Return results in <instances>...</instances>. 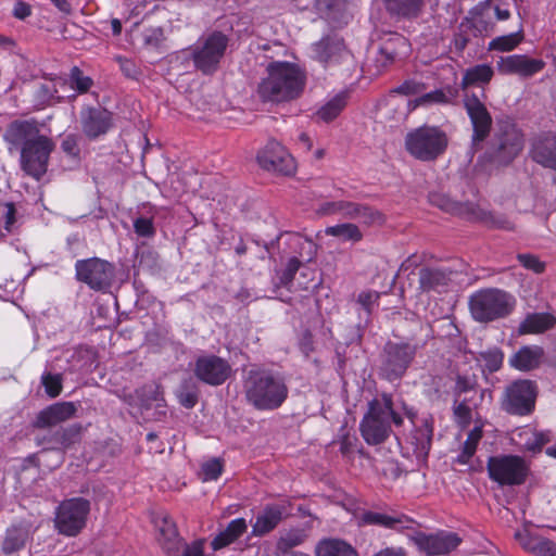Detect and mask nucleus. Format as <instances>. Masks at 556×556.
I'll list each match as a JSON object with an SVG mask.
<instances>
[{"label": "nucleus", "instance_id": "79ce46f5", "mask_svg": "<svg viewBox=\"0 0 556 556\" xmlns=\"http://www.w3.org/2000/svg\"><path fill=\"white\" fill-rule=\"evenodd\" d=\"M178 402L185 408H193L199 401V389L192 379L181 382L176 392Z\"/></svg>", "mask_w": 556, "mask_h": 556}, {"label": "nucleus", "instance_id": "dca6fc26", "mask_svg": "<svg viewBox=\"0 0 556 556\" xmlns=\"http://www.w3.org/2000/svg\"><path fill=\"white\" fill-rule=\"evenodd\" d=\"M231 365L214 354L201 355L195 359L193 372L202 382L217 387L225 383L231 375Z\"/></svg>", "mask_w": 556, "mask_h": 556}, {"label": "nucleus", "instance_id": "58836bf2", "mask_svg": "<svg viewBox=\"0 0 556 556\" xmlns=\"http://www.w3.org/2000/svg\"><path fill=\"white\" fill-rule=\"evenodd\" d=\"M28 536V530L24 527L13 526L9 528L2 542V552L9 555L20 551L25 546Z\"/></svg>", "mask_w": 556, "mask_h": 556}, {"label": "nucleus", "instance_id": "052dcab7", "mask_svg": "<svg viewBox=\"0 0 556 556\" xmlns=\"http://www.w3.org/2000/svg\"><path fill=\"white\" fill-rule=\"evenodd\" d=\"M141 38L146 47L156 48L164 40L163 28L160 26L144 28L141 33Z\"/></svg>", "mask_w": 556, "mask_h": 556}, {"label": "nucleus", "instance_id": "5701e85b", "mask_svg": "<svg viewBox=\"0 0 556 556\" xmlns=\"http://www.w3.org/2000/svg\"><path fill=\"white\" fill-rule=\"evenodd\" d=\"M432 437L433 418L431 416L422 417L418 422L414 424V430L408 438V443L418 459L428 456L431 448Z\"/></svg>", "mask_w": 556, "mask_h": 556}, {"label": "nucleus", "instance_id": "864d4df0", "mask_svg": "<svg viewBox=\"0 0 556 556\" xmlns=\"http://www.w3.org/2000/svg\"><path fill=\"white\" fill-rule=\"evenodd\" d=\"M58 89L51 81L40 84L35 91L36 103L40 106H46L52 103L56 97Z\"/></svg>", "mask_w": 556, "mask_h": 556}, {"label": "nucleus", "instance_id": "1a4fd4ad", "mask_svg": "<svg viewBox=\"0 0 556 556\" xmlns=\"http://www.w3.org/2000/svg\"><path fill=\"white\" fill-rule=\"evenodd\" d=\"M539 388L535 381L518 379L509 383L503 393L501 407L515 416H528L535 408Z\"/></svg>", "mask_w": 556, "mask_h": 556}, {"label": "nucleus", "instance_id": "69168bd1", "mask_svg": "<svg viewBox=\"0 0 556 556\" xmlns=\"http://www.w3.org/2000/svg\"><path fill=\"white\" fill-rule=\"evenodd\" d=\"M480 356L484 361L485 366L490 371H496L500 369L503 363V354L500 350H490L481 352Z\"/></svg>", "mask_w": 556, "mask_h": 556}, {"label": "nucleus", "instance_id": "7c9ffc66", "mask_svg": "<svg viewBox=\"0 0 556 556\" xmlns=\"http://www.w3.org/2000/svg\"><path fill=\"white\" fill-rule=\"evenodd\" d=\"M429 202L441 208L444 212L470 217V214H476V205L470 202H457L451 199L448 195L441 193V192H430L429 195Z\"/></svg>", "mask_w": 556, "mask_h": 556}, {"label": "nucleus", "instance_id": "393cba45", "mask_svg": "<svg viewBox=\"0 0 556 556\" xmlns=\"http://www.w3.org/2000/svg\"><path fill=\"white\" fill-rule=\"evenodd\" d=\"M77 408L72 402L54 403L39 412L34 426L39 429L56 426L75 416Z\"/></svg>", "mask_w": 556, "mask_h": 556}, {"label": "nucleus", "instance_id": "bf43d9fd", "mask_svg": "<svg viewBox=\"0 0 556 556\" xmlns=\"http://www.w3.org/2000/svg\"><path fill=\"white\" fill-rule=\"evenodd\" d=\"M302 264V261L299 260L296 256H292L289 258L286 268L281 271L279 276V285L282 287H289L299 270L300 266Z\"/></svg>", "mask_w": 556, "mask_h": 556}, {"label": "nucleus", "instance_id": "de8ad7c7", "mask_svg": "<svg viewBox=\"0 0 556 556\" xmlns=\"http://www.w3.org/2000/svg\"><path fill=\"white\" fill-rule=\"evenodd\" d=\"M469 218L479 219L484 222L488 226L497 229L513 230V223L501 214H494L492 212H483L476 207V214H470Z\"/></svg>", "mask_w": 556, "mask_h": 556}, {"label": "nucleus", "instance_id": "0eeeda50", "mask_svg": "<svg viewBox=\"0 0 556 556\" xmlns=\"http://www.w3.org/2000/svg\"><path fill=\"white\" fill-rule=\"evenodd\" d=\"M448 141L447 134L439 126L424 125L406 134L405 149L416 160L432 162L445 153Z\"/></svg>", "mask_w": 556, "mask_h": 556}, {"label": "nucleus", "instance_id": "774afa93", "mask_svg": "<svg viewBox=\"0 0 556 556\" xmlns=\"http://www.w3.org/2000/svg\"><path fill=\"white\" fill-rule=\"evenodd\" d=\"M62 151L71 157L79 155L78 138L75 135H67L61 143Z\"/></svg>", "mask_w": 556, "mask_h": 556}, {"label": "nucleus", "instance_id": "9d476101", "mask_svg": "<svg viewBox=\"0 0 556 556\" xmlns=\"http://www.w3.org/2000/svg\"><path fill=\"white\" fill-rule=\"evenodd\" d=\"M228 43V36L219 30H214L200 39L191 53L194 66L203 74L214 73L225 55Z\"/></svg>", "mask_w": 556, "mask_h": 556}, {"label": "nucleus", "instance_id": "13d9d810", "mask_svg": "<svg viewBox=\"0 0 556 556\" xmlns=\"http://www.w3.org/2000/svg\"><path fill=\"white\" fill-rule=\"evenodd\" d=\"M134 230L137 236L152 238L155 235V227L152 217L139 216L134 220Z\"/></svg>", "mask_w": 556, "mask_h": 556}, {"label": "nucleus", "instance_id": "412c9836", "mask_svg": "<svg viewBox=\"0 0 556 556\" xmlns=\"http://www.w3.org/2000/svg\"><path fill=\"white\" fill-rule=\"evenodd\" d=\"M415 541L418 547L429 556H438L448 554L455 549L462 540L456 533L440 532L437 534L419 533Z\"/></svg>", "mask_w": 556, "mask_h": 556}, {"label": "nucleus", "instance_id": "bb28decb", "mask_svg": "<svg viewBox=\"0 0 556 556\" xmlns=\"http://www.w3.org/2000/svg\"><path fill=\"white\" fill-rule=\"evenodd\" d=\"M365 525L379 526L392 530L410 529L414 520L404 514H386L368 510L362 515Z\"/></svg>", "mask_w": 556, "mask_h": 556}, {"label": "nucleus", "instance_id": "4468645a", "mask_svg": "<svg viewBox=\"0 0 556 556\" xmlns=\"http://www.w3.org/2000/svg\"><path fill=\"white\" fill-rule=\"evenodd\" d=\"M464 106L472 125L471 149L476 152L490 136L493 119L484 103L476 94H466Z\"/></svg>", "mask_w": 556, "mask_h": 556}, {"label": "nucleus", "instance_id": "a878e982", "mask_svg": "<svg viewBox=\"0 0 556 556\" xmlns=\"http://www.w3.org/2000/svg\"><path fill=\"white\" fill-rule=\"evenodd\" d=\"M521 547L536 556H556V543L544 536L531 533L527 528L515 533Z\"/></svg>", "mask_w": 556, "mask_h": 556}, {"label": "nucleus", "instance_id": "9b49d317", "mask_svg": "<svg viewBox=\"0 0 556 556\" xmlns=\"http://www.w3.org/2000/svg\"><path fill=\"white\" fill-rule=\"evenodd\" d=\"M90 502L83 497L64 500L55 510L54 527L60 534L76 536L86 527Z\"/></svg>", "mask_w": 556, "mask_h": 556}, {"label": "nucleus", "instance_id": "4c0bfd02", "mask_svg": "<svg viewBox=\"0 0 556 556\" xmlns=\"http://www.w3.org/2000/svg\"><path fill=\"white\" fill-rule=\"evenodd\" d=\"M288 244L300 261L311 262L316 256L317 244L312 239L305 238L299 233H292L289 236Z\"/></svg>", "mask_w": 556, "mask_h": 556}, {"label": "nucleus", "instance_id": "39448f33", "mask_svg": "<svg viewBox=\"0 0 556 556\" xmlns=\"http://www.w3.org/2000/svg\"><path fill=\"white\" fill-rule=\"evenodd\" d=\"M392 424L401 426L403 418L393 408L392 395L382 393L380 397L368 403V410L359 424V431L367 444L378 445L391 435Z\"/></svg>", "mask_w": 556, "mask_h": 556}, {"label": "nucleus", "instance_id": "37998d69", "mask_svg": "<svg viewBox=\"0 0 556 556\" xmlns=\"http://www.w3.org/2000/svg\"><path fill=\"white\" fill-rule=\"evenodd\" d=\"M325 232L328 236L338 237L344 241L358 242L363 239V233L358 226L350 223L327 227Z\"/></svg>", "mask_w": 556, "mask_h": 556}, {"label": "nucleus", "instance_id": "f03ea898", "mask_svg": "<svg viewBox=\"0 0 556 556\" xmlns=\"http://www.w3.org/2000/svg\"><path fill=\"white\" fill-rule=\"evenodd\" d=\"M266 72L267 76L257 86V94L263 102H289L303 93L306 76L299 65L274 61L267 65Z\"/></svg>", "mask_w": 556, "mask_h": 556}, {"label": "nucleus", "instance_id": "c9c22d12", "mask_svg": "<svg viewBox=\"0 0 556 556\" xmlns=\"http://www.w3.org/2000/svg\"><path fill=\"white\" fill-rule=\"evenodd\" d=\"M316 556H358L356 549L340 539H324L315 547Z\"/></svg>", "mask_w": 556, "mask_h": 556}, {"label": "nucleus", "instance_id": "e433bc0d", "mask_svg": "<svg viewBox=\"0 0 556 556\" xmlns=\"http://www.w3.org/2000/svg\"><path fill=\"white\" fill-rule=\"evenodd\" d=\"M381 51L393 54L397 59L407 55L409 51L408 40L399 33H387L380 38Z\"/></svg>", "mask_w": 556, "mask_h": 556}, {"label": "nucleus", "instance_id": "f8f14e48", "mask_svg": "<svg viewBox=\"0 0 556 556\" xmlns=\"http://www.w3.org/2000/svg\"><path fill=\"white\" fill-rule=\"evenodd\" d=\"M490 478L500 484L520 485L530 475L529 464L517 455L491 456L488 459Z\"/></svg>", "mask_w": 556, "mask_h": 556}, {"label": "nucleus", "instance_id": "f257e3e1", "mask_svg": "<svg viewBox=\"0 0 556 556\" xmlns=\"http://www.w3.org/2000/svg\"><path fill=\"white\" fill-rule=\"evenodd\" d=\"M10 153L20 152V167L36 180L48 170L50 154L54 150L51 138L40 134L39 124L35 119H15L3 134Z\"/></svg>", "mask_w": 556, "mask_h": 556}, {"label": "nucleus", "instance_id": "ddd939ff", "mask_svg": "<svg viewBox=\"0 0 556 556\" xmlns=\"http://www.w3.org/2000/svg\"><path fill=\"white\" fill-rule=\"evenodd\" d=\"M76 279L94 291L108 290L115 276V267L108 261L91 257L75 264Z\"/></svg>", "mask_w": 556, "mask_h": 556}, {"label": "nucleus", "instance_id": "f704fd0d", "mask_svg": "<svg viewBox=\"0 0 556 556\" xmlns=\"http://www.w3.org/2000/svg\"><path fill=\"white\" fill-rule=\"evenodd\" d=\"M248 529V523L244 518H237L231 520L225 530L220 531L212 541L213 549L217 551L228 546L238 540Z\"/></svg>", "mask_w": 556, "mask_h": 556}, {"label": "nucleus", "instance_id": "6e6552de", "mask_svg": "<svg viewBox=\"0 0 556 556\" xmlns=\"http://www.w3.org/2000/svg\"><path fill=\"white\" fill-rule=\"evenodd\" d=\"M420 349L418 343L388 341L380 354L379 377L389 382L400 381Z\"/></svg>", "mask_w": 556, "mask_h": 556}, {"label": "nucleus", "instance_id": "4d7b16f0", "mask_svg": "<svg viewBox=\"0 0 556 556\" xmlns=\"http://www.w3.org/2000/svg\"><path fill=\"white\" fill-rule=\"evenodd\" d=\"M339 444L340 453L346 459H352L358 452V440L355 435L350 434L349 432H344L340 435Z\"/></svg>", "mask_w": 556, "mask_h": 556}, {"label": "nucleus", "instance_id": "b1692460", "mask_svg": "<svg viewBox=\"0 0 556 556\" xmlns=\"http://www.w3.org/2000/svg\"><path fill=\"white\" fill-rule=\"evenodd\" d=\"M484 392L485 391H481L475 395L466 394L453 396V417L458 427L466 429L470 425L473 420V412L478 409L483 401Z\"/></svg>", "mask_w": 556, "mask_h": 556}, {"label": "nucleus", "instance_id": "aec40b11", "mask_svg": "<svg viewBox=\"0 0 556 556\" xmlns=\"http://www.w3.org/2000/svg\"><path fill=\"white\" fill-rule=\"evenodd\" d=\"M80 124L89 139H96L112 127V114L103 108L87 106L80 112Z\"/></svg>", "mask_w": 556, "mask_h": 556}, {"label": "nucleus", "instance_id": "680f3d73", "mask_svg": "<svg viewBox=\"0 0 556 556\" xmlns=\"http://www.w3.org/2000/svg\"><path fill=\"white\" fill-rule=\"evenodd\" d=\"M223 470V465L219 459L214 458L202 465L201 475L203 476V481H212L217 479Z\"/></svg>", "mask_w": 556, "mask_h": 556}, {"label": "nucleus", "instance_id": "8fccbe9b", "mask_svg": "<svg viewBox=\"0 0 556 556\" xmlns=\"http://www.w3.org/2000/svg\"><path fill=\"white\" fill-rule=\"evenodd\" d=\"M356 219L367 226H381L386 222L384 215L379 210L367 204L359 205Z\"/></svg>", "mask_w": 556, "mask_h": 556}, {"label": "nucleus", "instance_id": "a211bd4d", "mask_svg": "<svg viewBox=\"0 0 556 556\" xmlns=\"http://www.w3.org/2000/svg\"><path fill=\"white\" fill-rule=\"evenodd\" d=\"M290 515V504H287L285 501L266 505L252 525V534L254 536H263L271 532L283 518Z\"/></svg>", "mask_w": 556, "mask_h": 556}, {"label": "nucleus", "instance_id": "3c124183", "mask_svg": "<svg viewBox=\"0 0 556 556\" xmlns=\"http://www.w3.org/2000/svg\"><path fill=\"white\" fill-rule=\"evenodd\" d=\"M522 437V434H520ZM523 435H527L523 447L526 451L538 453L541 452L543 446L551 441V435L548 432H539L531 431L525 432Z\"/></svg>", "mask_w": 556, "mask_h": 556}, {"label": "nucleus", "instance_id": "a19ab883", "mask_svg": "<svg viewBox=\"0 0 556 556\" xmlns=\"http://www.w3.org/2000/svg\"><path fill=\"white\" fill-rule=\"evenodd\" d=\"M308 538L307 532L304 529H290L281 532L277 541L276 548L283 555H289L288 552L293 547L300 546Z\"/></svg>", "mask_w": 556, "mask_h": 556}, {"label": "nucleus", "instance_id": "49530a36", "mask_svg": "<svg viewBox=\"0 0 556 556\" xmlns=\"http://www.w3.org/2000/svg\"><path fill=\"white\" fill-rule=\"evenodd\" d=\"M523 39L522 31L498 36L489 42V51L508 52L514 50Z\"/></svg>", "mask_w": 556, "mask_h": 556}, {"label": "nucleus", "instance_id": "20e7f679", "mask_svg": "<svg viewBox=\"0 0 556 556\" xmlns=\"http://www.w3.org/2000/svg\"><path fill=\"white\" fill-rule=\"evenodd\" d=\"M288 392L283 377L271 369L252 368L244 380L245 397L260 410L279 408L288 397Z\"/></svg>", "mask_w": 556, "mask_h": 556}, {"label": "nucleus", "instance_id": "c85d7f7f", "mask_svg": "<svg viewBox=\"0 0 556 556\" xmlns=\"http://www.w3.org/2000/svg\"><path fill=\"white\" fill-rule=\"evenodd\" d=\"M544 351L539 345H527L519 349L509 359V364L521 371H529L540 366Z\"/></svg>", "mask_w": 556, "mask_h": 556}, {"label": "nucleus", "instance_id": "0e129e2a", "mask_svg": "<svg viewBox=\"0 0 556 556\" xmlns=\"http://www.w3.org/2000/svg\"><path fill=\"white\" fill-rule=\"evenodd\" d=\"M517 260L525 268L530 269L535 274H541L545 269V264L533 254L520 253L517 255Z\"/></svg>", "mask_w": 556, "mask_h": 556}, {"label": "nucleus", "instance_id": "338daca9", "mask_svg": "<svg viewBox=\"0 0 556 556\" xmlns=\"http://www.w3.org/2000/svg\"><path fill=\"white\" fill-rule=\"evenodd\" d=\"M116 61L119 65L122 73L126 77L132 78V79H137L139 77L140 70L137 66V64L135 63V61L127 59V58H123V56H117Z\"/></svg>", "mask_w": 556, "mask_h": 556}, {"label": "nucleus", "instance_id": "c756f323", "mask_svg": "<svg viewBox=\"0 0 556 556\" xmlns=\"http://www.w3.org/2000/svg\"><path fill=\"white\" fill-rule=\"evenodd\" d=\"M387 12L399 20H413L420 15L424 0H381Z\"/></svg>", "mask_w": 556, "mask_h": 556}, {"label": "nucleus", "instance_id": "423d86ee", "mask_svg": "<svg viewBox=\"0 0 556 556\" xmlns=\"http://www.w3.org/2000/svg\"><path fill=\"white\" fill-rule=\"evenodd\" d=\"M515 305V298L497 288L478 290L468 300L471 317L478 323L506 318L514 311Z\"/></svg>", "mask_w": 556, "mask_h": 556}, {"label": "nucleus", "instance_id": "473e14b6", "mask_svg": "<svg viewBox=\"0 0 556 556\" xmlns=\"http://www.w3.org/2000/svg\"><path fill=\"white\" fill-rule=\"evenodd\" d=\"M556 324V317L549 313H531L520 323L518 333H543L552 329Z\"/></svg>", "mask_w": 556, "mask_h": 556}, {"label": "nucleus", "instance_id": "6e6d98bb", "mask_svg": "<svg viewBox=\"0 0 556 556\" xmlns=\"http://www.w3.org/2000/svg\"><path fill=\"white\" fill-rule=\"evenodd\" d=\"M71 87L76 89L79 93L87 92L92 86L93 81L89 76H85L83 71L74 66L70 74Z\"/></svg>", "mask_w": 556, "mask_h": 556}, {"label": "nucleus", "instance_id": "ea45409f", "mask_svg": "<svg viewBox=\"0 0 556 556\" xmlns=\"http://www.w3.org/2000/svg\"><path fill=\"white\" fill-rule=\"evenodd\" d=\"M493 68L488 64H478L466 70L462 87L466 89L469 86L488 84L493 77Z\"/></svg>", "mask_w": 556, "mask_h": 556}, {"label": "nucleus", "instance_id": "2f4dec72", "mask_svg": "<svg viewBox=\"0 0 556 556\" xmlns=\"http://www.w3.org/2000/svg\"><path fill=\"white\" fill-rule=\"evenodd\" d=\"M450 273L445 269L422 267L418 271L419 291L430 292L448 285Z\"/></svg>", "mask_w": 556, "mask_h": 556}, {"label": "nucleus", "instance_id": "f3484780", "mask_svg": "<svg viewBox=\"0 0 556 556\" xmlns=\"http://www.w3.org/2000/svg\"><path fill=\"white\" fill-rule=\"evenodd\" d=\"M529 153L533 162L556 172V132L544 131L535 136Z\"/></svg>", "mask_w": 556, "mask_h": 556}, {"label": "nucleus", "instance_id": "7ed1b4c3", "mask_svg": "<svg viewBox=\"0 0 556 556\" xmlns=\"http://www.w3.org/2000/svg\"><path fill=\"white\" fill-rule=\"evenodd\" d=\"M525 134L509 117L496 121L480 160L495 168L510 165L525 148Z\"/></svg>", "mask_w": 556, "mask_h": 556}, {"label": "nucleus", "instance_id": "c03bdc74", "mask_svg": "<svg viewBox=\"0 0 556 556\" xmlns=\"http://www.w3.org/2000/svg\"><path fill=\"white\" fill-rule=\"evenodd\" d=\"M484 391L479 388L478 378L476 375H462L457 374L455 377V383L453 387V396L455 395H466L480 393Z\"/></svg>", "mask_w": 556, "mask_h": 556}, {"label": "nucleus", "instance_id": "603ef678", "mask_svg": "<svg viewBox=\"0 0 556 556\" xmlns=\"http://www.w3.org/2000/svg\"><path fill=\"white\" fill-rule=\"evenodd\" d=\"M136 393L139 397H141V406L146 409L150 408L151 401L156 402L157 407L162 406L160 402L164 401L162 397V391L156 384L143 386L142 388L138 389Z\"/></svg>", "mask_w": 556, "mask_h": 556}, {"label": "nucleus", "instance_id": "6ab92c4d", "mask_svg": "<svg viewBox=\"0 0 556 556\" xmlns=\"http://www.w3.org/2000/svg\"><path fill=\"white\" fill-rule=\"evenodd\" d=\"M497 66L503 74L528 78L540 73L545 67V62L541 59L529 58L526 54H513L501 58Z\"/></svg>", "mask_w": 556, "mask_h": 556}, {"label": "nucleus", "instance_id": "09e8293b", "mask_svg": "<svg viewBox=\"0 0 556 556\" xmlns=\"http://www.w3.org/2000/svg\"><path fill=\"white\" fill-rule=\"evenodd\" d=\"M83 433V426L80 424H73L66 428H62L54 433V440L60 443L64 448H70L76 443L80 442Z\"/></svg>", "mask_w": 556, "mask_h": 556}, {"label": "nucleus", "instance_id": "e2e57ef3", "mask_svg": "<svg viewBox=\"0 0 556 556\" xmlns=\"http://www.w3.org/2000/svg\"><path fill=\"white\" fill-rule=\"evenodd\" d=\"M455 97V92L451 89L448 93H446L442 89H437L431 92H428L420 97V103H448Z\"/></svg>", "mask_w": 556, "mask_h": 556}, {"label": "nucleus", "instance_id": "cd10ccee", "mask_svg": "<svg viewBox=\"0 0 556 556\" xmlns=\"http://www.w3.org/2000/svg\"><path fill=\"white\" fill-rule=\"evenodd\" d=\"M159 531V542L167 552L177 551L179 545V534L174 521L166 513H160L152 519Z\"/></svg>", "mask_w": 556, "mask_h": 556}, {"label": "nucleus", "instance_id": "a18cd8bd", "mask_svg": "<svg viewBox=\"0 0 556 556\" xmlns=\"http://www.w3.org/2000/svg\"><path fill=\"white\" fill-rule=\"evenodd\" d=\"M346 105V94L339 93L333 97L330 101H328L320 110L317 112V116L326 123L333 121L345 108Z\"/></svg>", "mask_w": 556, "mask_h": 556}, {"label": "nucleus", "instance_id": "4be33fe9", "mask_svg": "<svg viewBox=\"0 0 556 556\" xmlns=\"http://www.w3.org/2000/svg\"><path fill=\"white\" fill-rule=\"evenodd\" d=\"M491 1L485 0L473 7L468 15L459 25L460 31L469 33L473 37L481 36L493 29L494 24L491 22Z\"/></svg>", "mask_w": 556, "mask_h": 556}, {"label": "nucleus", "instance_id": "2eb2a0df", "mask_svg": "<svg viewBox=\"0 0 556 556\" xmlns=\"http://www.w3.org/2000/svg\"><path fill=\"white\" fill-rule=\"evenodd\" d=\"M258 165L274 174L289 176L295 172V163L291 154L276 140H269L258 151L256 156Z\"/></svg>", "mask_w": 556, "mask_h": 556}, {"label": "nucleus", "instance_id": "72a5a7b5", "mask_svg": "<svg viewBox=\"0 0 556 556\" xmlns=\"http://www.w3.org/2000/svg\"><path fill=\"white\" fill-rule=\"evenodd\" d=\"M344 50V41L338 35H328L314 45V52L320 62L328 63Z\"/></svg>", "mask_w": 556, "mask_h": 556}, {"label": "nucleus", "instance_id": "5fc2aeb1", "mask_svg": "<svg viewBox=\"0 0 556 556\" xmlns=\"http://www.w3.org/2000/svg\"><path fill=\"white\" fill-rule=\"evenodd\" d=\"M41 383L49 397L54 399L60 395L62 391V376L60 374L45 372L41 376Z\"/></svg>", "mask_w": 556, "mask_h": 556}]
</instances>
